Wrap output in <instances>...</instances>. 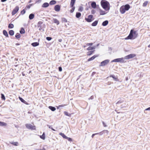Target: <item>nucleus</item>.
Returning a JSON list of instances; mask_svg holds the SVG:
<instances>
[{
	"label": "nucleus",
	"mask_w": 150,
	"mask_h": 150,
	"mask_svg": "<svg viewBox=\"0 0 150 150\" xmlns=\"http://www.w3.org/2000/svg\"><path fill=\"white\" fill-rule=\"evenodd\" d=\"M43 23L42 21H39L38 24V28H39L40 26H41V25Z\"/></svg>",
	"instance_id": "e433bc0d"
},
{
	"label": "nucleus",
	"mask_w": 150,
	"mask_h": 150,
	"mask_svg": "<svg viewBox=\"0 0 150 150\" xmlns=\"http://www.w3.org/2000/svg\"><path fill=\"white\" fill-rule=\"evenodd\" d=\"M59 70L60 71H61L62 70V68L61 67H59Z\"/></svg>",
	"instance_id": "6e6d98bb"
},
{
	"label": "nucleus",
	"mask_w": 150,
	"mask_h": 150,
	"mask_svg": "<svg viewBox=\"0 0 150 150\" xmlns=\"http://www.w3.org/2000/svg\"><path fill=\"white\" fill-rule=\"evenodd\" d=\"M81 14L79 12H77L76 14V17L77 18H79L80 17H81Z\"/></svg>",
	"instance_id": "bb28decb"
},
{
	"label": "nucleus",
	"mask_w": 150,
	"mask_h": 150,
	"mask_svg": "<svg viewBox=\"0 0 150 150\" xmlns=\"http://www.w3.org/2000/svg\"><path fill=\"white\" fill-rule=\"evenodd\" d=\"M98 56V55H94L93 56L91 57V58L88 59V61L89 62L92 61L95 59L96 57Z\"/></svg>",
	"instance_id": "4468645a"
},
{
	"label": "nucleus",
	"mask_w": 150,
	"mask_h": 150,
	"mask_svg": "<svg viewBox=\"0 0 150 150\" xmlns=\"http://www.w3.org/2000/svg\"><path fill=\"white\" fill-rule=\"evenodd\" d=\"M83 10V8L82 7L80 6L79 9V11H82Z\"/></svg>",
	"instance_id": "79ce46f5"
},
{
	"label": "nucleus",
	"mask_w": 150,
	"mask_h": 150,
	"mask_svg": "<svg viewBox=\"0 0 150 150\" xmlns=\"http://www.w3.org/2000/svg\"><path fill=\"white\" fill-rule=\"evenodd\" d=\"M95 135V134H93L92 135V136H91L92 137V138H93V137Z\"/></svg>",
	"instance_id": "0e129e2a"
},
{
	"label": "nucleus",
	"mask_w": 150,
	"mask_h": 150,
	"mask_svg": "<svg viewBox=\"0 0 150 150\" xmlns=\"http://www.w3.org/2000/svg\"><path fill=\"white\" fill-rule=\"evenodd\" d=\"M94 51H90L88 53V54L89 55H90Z\"/></svg>",
	"instance_id": "a18cd8bd"
},
{
	"label": "nucleus",
	"mask_w": 150,
	"mask_h": 150,
	"mask_svg": "<svg viewBox=\"0 0 150 150\" xmlns=\"http://www.w3.org/2000/svg\"><path fill=\"white\" fill-rule=\"evenodd\" d=\"M39 28V30L40 31H43L44 30L41 28V26H40L39 27V28Z\"/></svg>",
	"instance_id": "603ef678"
},
{
	"label": "nucleus",
	"mask_w": 150,
	"mask_h": 150,
	"mask_svg": "<svg viewBox=\"0 0 150 150\" xmlns=\"http://www.w3.org/2000/svg\"><path fill=\"white\" fill-rule=\"evenodd\" d=\"M108 12H107L106 11L103 10L101 9L99 10V13L100 15H104L106 14Z\"/></svg>",
	"instance_id": "ddd939ff"
},
{
	"label": "nucleus",
	"mask_w": 150,
	"mask_h": 150,
	"mask_svg": "<svg viewBox=\"0 0 150 150\" xmlns=\"http://www.w3.org/2000/svg\"><path fill=\"white\" fill-rule=\"evenodd\" d=\"M91 6L93 8H96V2H93L91 4Z\"/></svg>",
	"instance_id": "a211bd4d"
},
{
	"label": "nucleus",
	"mask_w": 150,
	"mask_h": 150,
	"mask_svg": "<svg viewBox=\"0 0 150 150\" xmlns=\"http://www.w3.org/2000/svg\"><path fill=\"white\" fill-rule=\"evenodd\" d=\"M59 134L61 136L64 138L66 139L67 137L66 136L64 133H60Z\"/></svg>",
	"instance_id": "c85d7f7f"
},
{
	"label": "nucleus",
	"mask_w": 150,
	"mask_h": 150,
	"mask_svg": "<svg viewBox=\"0 0 150 150\" xmlns=\"http://www.w3.org/2000/svg\"><path fill=\"white\" fill-rule=\"evenodd\" d=\"M60 6L59 5H57L54 6V9L56 11H59L60 10Z\"/></svg>",
	"instance_id": "f8f14e48"
},
{
	"label": "nucleus",
	"mask_w": 150,
	"mask_h": 150,
	"mask_svg": "<svg viewBox=\"0 0 150 150\" xmlns=\"http://www.w3.org/2000/svg\"><path fill=\"white\" fill-rule=\"evenodd\" d=\"M138 35L136 31L131 30L129 35L125 38V39L133 40L136 38Z\"/></svg>",
	"instance_id": "f03ea898"
},
{
	"label": "nucleus",
	"mask_w": 150,
	"mask_h": 150,
	"mask_svg": "<svg viewBox=\"0 0 150 150\" xmlns=\"http://www.w3.org/2000/svg\"><path fill=\"white\" fill-rule=\"evenodd\" d=\"M75 1L76 0H71L70 4V6L72 8L70 11L71 13H73L75 7L74 6V5Z\"/></svg>",
	"instance_id": "20e7f679"
},
{
	"label": "nucleus",
	"mask_w": 150,
	"mask_h": 150,
	"mask_svg": "<svg viewBox=\"0 0 150 150\" xmlns=\"http://www.w3.org/2000/svg\"><path fill=\"white\" fill-rule=\"evenodd\" d=\"M95 135L97 134H98L99 135V133H95Z\"/></svg>",
	"instance_id": "338daca9"
},
{
	"label": "nucleus",
	"mask_w": 150,
	"mask_h": 150,
	"mask_svg": "<svg viewBox=\"0 0 150 150\" xmlns=\"http://www.w3.org/2000/svg\"><path fill=\"white\" fill-rule=\"evenodd\" d=\"M93 45V43H87L86 44V45L87 46H91L92 45Z\"/></svg>",
	"instance_id": "49530a36"
},
{
	"label": "nucleus",
	"mask_w": 150,
	"mask_h": 150,
	"mask_svg": "<svg viewBox=\"0 0 150 150\" xmlns=\"http://www.w3.org/2000/svg\"><path fill=\"white\" fill-rule=\"evenodd\" d=\"M39 45V43L38 42H33L32 43L31 45L33 47H36L38 45Z\"/></svg>",
	"instance_id": "393cba45"
},
{
	"label": "nucleus",
	"mask_w": 150,
	"mask_h": 150,
	"mask_svg": "<svg viewBox=\"0 0 150 150\" xmlns=\"http://www.w3.org/2000/svg\"><path fill=\"white\" fill-rule=\"evenodd\" d=\"M136 55L135 54H130L125 56L124 57V59H128L134 57Z\"/></svg>",
	"instance_id": "1a4fd4ad"
},
{
	"label": "nucleus",
	"mask_w": 150,
	"mask_h": 150,
	"mask_svg": "<svg viewBox=\"0 0 150 150\" xmlns=\"http://www.w3.org/2000/svg\"><path fill=\"white\" fill-rule=\"evenodd\" d=\"M108 21L107 20H106L103 22L102 25L103 26H105L108 24Z\"/></svg>",
	"instance_id": "dca6fc26"
},
{
	"label": "nucleus",
	"mask_w": 150,
	"mask_h": 150,
	"mask_svg": "<svg viewBox=\"0 0 150 150\" xmlns=\"http://www.w3.org/2000/svg\"><path fill=\"white\" fill-rule=\"evenodd\" d=\"M98 22V21H96L91 24L92 26H96L97 25Z\"/></svg>",
	"instance_id": "b1692460"
},
{
	"label": "nucleus",
	"mask_w": 150,
	"mask_h": 150,
	"mask_svg": "<svg viewBox=\"0 0 150 150\" xmlns=\"http://www.w3.org/2000/svg\"><path fill=\"white\" fill-rule=\"evenodd\" d=\"M6 123H5L3 122H0V126H6Z\"/></svg>",
	"instance_id": "f704fd0d"
},
{
	"label": "nucleus",
	"mask_w": 150,
	"mask_h": 150,
	"mask_svg": "<svg viewBox=\"0 0 150 150\" xmlns=\"http://www.w3.org/2000/svg\"><path fill=\"white\" fill-rule=\"evenodd\" d=\"M66 139H67L70 142H72V139L71 138L67 137Z\"/></svg>",
	"instance_id": "c03bdc74"
},
{
	"label": "nucleus",
	"mask_w": 150,
	"mask_h": 150,
	"mask_svg": "<svg viewBox=\"0 0 150 150\" xmlns=\"http://www.w3.org/2000/svg\"><path fill=\"white\" fill-rule=\"evenodd\" d=\"M96 46H93V47H88L87 49V50H94L96 48Z\"/></svg>",
	"instance_id": "aec40b11"
},
{
	"label": "nucleus",
	"mask_w": 150,
	"mask_h": 150,
	"mask_svg": "<svg viewBox=\"0 0 150 150\" xmlns=\"http://www.w3.org/2000/svg\"><path fill=\"white\" fill-rule=\"evenodd\" d=\"M19 10V7L18 6H16L15 8L13 9L12 12L11 14L12 15H14L16 14Z\"/></svg>",
	"instance_id": "9d476101"
},
{
	"label": "nucleus",
	"mask_w": 150,
	"mask_h": 150,
	"mask_svg": "<svg viewBox=\"0 0 150 150\" xmlns=\"http://www.w3.org/2000/svg\"><path fill=\"white\" fill-rule=\"evenodd\" d=\"M42 1V0H36L35 1V3H40Z\"/></svg>",
	"instance_id": "3c124183"
},
{
	"label": "nucleus",
	"mask_w": 150,
	"mask_h": 150,
	"mask_svg": "<svg viewBox=\"0 0 150 150\" xmlns=\"http://www.w3.org/2000/svg\"><path fill=\"white\" fill-rule=\"evenodd\" d=\"M111 62H120L122 63L125 62L123 58H117L111 61Z\"/></svg>",
	"instance_id": "423d86ee"
},
{
	"label": "nucleus",
	"mask_w": 150,
	"mask_h": 150,
	"mask_svg": "<svg viewBox=\"0 0 150 150\" xmlns=\"http://www.w3.org/2000/svg\"><path fill=\"white\" fill-rule=\"evenodd\" d=\"M25 126L27 128L31 130H35V126H33L32 125L26 124H25Z\"/></svg>",
	"instance_id": "0eeeda50"
},
{
	"label": "nucleus",
	"mask_w": 150,
	"mask_h": 150,
	"mask_svg": "<svg viewBox=\"0 0 150 150\" xmlns=\"http://www.w3.org/2000/svg\"><path fill=\"white\" fill-rule=\"evenodd\" d=\"M130 8V6L128 4L122 6L120 8V11L121 13L124 14L126 11L128 10Z\"/></svg>",
	"instance_id": "7ed1b4c3"
},
{
	"label": "nucleus",
	"mask_w": 150,
	"mask_h": 150,
	"mask_svg": "<svg viewBox=\"0 0 150 150\" xmlns=\"http://www.w3.org/2000/svg\"><path fill=\"white\" fill-rule=\"evenodd\" d=\"M14 27L13 25L12 24H9L8 26V27L9 28H12Z\"/></svg>",
	"instance_id": "c9c22d12"
},
{
	"label": "nucleus",
	"mask_w": 150,
	"mask_h": 150,
	"mask_svg": "<svg viewBox=\"0 0 150 150\" xmlns=\"http://www.w3.org/2000/svg\"><path fill=\"white\" fill-rule=\"evenodd\" d=\"M36 150H45V148H43L42 149H37Z\"/></svg>",
	"instance_id": "680f3d73"
},
{
	"label": "nucleus",
	"mask_w": 150,
	"mask_h": 150,
	"mask_svg": "<svg viewBox=\"0 0 150 150\" xmlns=\"http://www.w3.org/2000/svg\"><path fill=\"white\" fill-rule=\"evenodd\" d=\"M49 6V4L48 3L45 2L42 5V7L44 8H46L48 7Z\"/></svg>",
	"instance_id": "f3484780"
},
{
	"label": "nucleus",
	"mask_w": 150,
	"mask_h": 150,
	"mask_svg": "<svg viewBox=\"0 0 150 150\" xmlns=\"http://www.w3.org/2000/svg\"><path fill=\"white\" fill-rule=\"evenodd\" d=\"M10 143L15 146H18V143L17 142H11Z\"/></svg>",
	"instance_id": "412c9836"
},
{
	"label": "nucleus",
	"mask_w": 150,
	"mask_h": 150,
	"mask_svg": "<svg viewBox=\"0 0 150 150\" xmlns=\"http://www.w3.org/2000/svg\"><path fill=\"white\" fill-rule=\"evenodd\" d=\"M48 126L49 128L51 129H52L53 131H55V130L53 129L52 127H51V126L48 125Z\"/></svg>",
	"instance_id": "864d4df0"
},
{
	"label": "nucleus",
	"mask_w": 150,
	"mask_h": 150,
	"mask_svg": "<svg viewBox=\"0 0 150 150\" xmlns=\"http://www.w3.org/2000/svg\"><path fill=\"white\" fill-rule=\"evenodd\" d=\"M3 34L6 37H8V34L7 31L5 30H3Z\"/></svg>",
	"instance_id": "4be33fe9"
},
{
	"label": "nucleus",
	"mask_w": 150,
	"mask_h": 150,
	"mask_svg": "<svg viewBox=\"0 0 150 150\" xmlns=\"http://www.w3.org/2000/svg\"><path fill=\"white\" fill-rule=\"evenodd\" d=\"M40 137L41 139H45V133L44 132L42 135L40 136Z\"/></svg>",
	"instance_id": "7c9ffc66"
},
{
	"label": "nucleus",
	"mask_w": 150,
	"mask_h": 150,
	"mask_svg": "<svg viewBox=\"0 0 150 150\" xmlns=\"http://www.w3.org/2000/svg\"><path fill=\"white\" fill-rule=\"evenodd\" d=\"M6 0H1V1H2V2H4L6 1Z\"/></svg>",
	"instance_id": "69168bd1"
},
{
	"label": "nucleus",
	"mask_w": 150,
	"mask_h": 150,
	"mask_svg": "<svg viewBox=\"0 0 150 150\" xmlns=\"http://www.w3.org/2000/svg\"><path fill=\"white\" fill-rule=\"evenodd\" d=\"M19 99L21 101V102L24 103L26 104H28L27 102L25 100L23 99L22 98L19 97Z\"/></svg>",
	"instance_id": "6ab92c4d"
},
{
	"label": "nucleus",
	"mask_w": 150,
	"mask_h": 150,
	"mask_svg": "<svg viewBox=\"0 0 150 150\" xmlns=\"http://www.w3.org/2000/svg\"><path fill=\"white\" fill-rule=\"evenodd\" d=\"M100 4L102 7L105 11L108 12L110 9L109 2L107 1L102 0L101 1Z\"/></svg>",
	"instance_id": "f257e3e1"
},
{
	"label": "nucleus",
	"mask_w": 150,
	"mask_h": 150,
	"mask_svg": "<svg viewBox=\"0 0 150 150\" xmlns=\"http://www.w3.org/2000/svg\"><path fill=\"white\" fill-rule=\"evenodd\" d=\"M64 115L66 116H70V115L69 114L68 112H66V111H65L64 112Z\"/></svg>",
	"instance_id": "a19ab883"
},
{
	"label": "nucleus",
	"mask_w": 150,
	"mask_h": 150,
	"mask_svg": "<svg viewBox=\"0 0 150 150\" xmlns=\"http://www.w3.org/2000/svg\"><path fill=\"white\" fill-rule=\"evenodd\" d=\"M25 9H23L21 11V13L22 15H23L25 13Z\"/></svg>",
	"instance_id": "37998d69"
},
{
	"label": "nucleus",
	"mask_w": 150,
	"mask_h": 150,
	"mask_svg": "<svg viewBox=\"0 0 150 150\" xmlns=\"http://www.w3.org/2000/svg\"><path fill=\"white\" fill-rule=\"evenodd\" d=\"M56 2L55 1V0H52L50 2V5H54V4H56Z\"/></svg>",
	"instance_id": "cd10ccee"
},
{
	"label": "nucleus",
	"mask_w": 150,
	"mask_h": 150,
	"mask_svg": "<svg viewBox=\"0 0 150 150\" xmlns=\"http://www.w3.org/2000/svg\"><path fill=\"white\" fill-rule=\"evenodd\" d=\"M109 77L112 78L115 81H119V79L117 77H116L114 75H111Z\"/></svg>",
	"instance_id": "2eb2a0df"
},
{
	"label": "nucleus",
	"mask_w": 150,
	"mask_h": 150,
	"mask_svg": "<svg viewBox=\"0 0 150 150\" xmlns=\"http://www.w3.org/2000/svg\"><path fill=\"white\" fill-rule=\"evenodd\" d=\"M9 33L11 35H13L14 34V31L12 30H10L9 32Z\"/></svg>",
	"instance_id": "72a5a7b5"
},
{
	"label": "nucleus",
	"mask_w": 150,
	"mask_h": 150,
	"mask_svg": "<svg viewBox=\"0 0 150 150\" xmlns=\"http://www.w3.org/2000/svg\"><path fill=\"white\" fill-rule=\"evenodd\" d=\"M46 39L47 40L50 41L52 39V38L50 37H46Z\"/></svg>",
	"instance_id": "09e8293b"
},
{
	"label": "nucleus",
	"mask_w": 150,
	"mask_h": 150,
	"mask_svg": "<svg viewBox=\"0 0 150 150\" xmlns=\"http://www.w3.org/2000/svg\"><path fill=\"white\" fill-rule=\"evenodd\" d=\"M147 110H149V111H150V107L146 109L144 111H147Z\"/></svg>",
	"instance_id": "4d7b16f0"
},
{
	"label": "nucleus",
	"mask_w": 150,
	"mask_h": 150,
	"mask_svg": "<svg viewBox=\"0 0 150 150\" xmlns=\"http://www.w3.org/2000/svg\"><path fill=\"white\" fill-rule=\"evenodd\" d=\"M62 22H67V20L65 18H62Z\"/></svg>",
	"instance_id": "58836bf2"
},
{
	"label": "nucleus",
	"mask_w": 150,
	"mask_h": 150,
	"mask_svg": "<svg viewBox=\"0 0 150 150\" xmlns=\"http://www.w3.org/2000/svg\"><path fill=\"white\" fill-rule=\"evenodd\" d=\"M148 3V1H145L143 4V6L144 7L146 6Z\"/></svg>",
	"instance_id": "4c0bfd02"
},
{
	"label": "nucleus",
	"mask_w": 150,
	"mask_h": 150,
	"mask_svg": "<svg viewBox=\"0 0 150 150\" xmlns=\"http://www.w3.org/2000/svg\"><path fill=\"white\" fill-rule=\"evenodd\" d=\"M91 13H95V11L94 10H92L91 11Z\"/></svg>",
	"instance_id": "e2e57ef3"
},
{
	"label": "nucleus",
	"mask_w": 150,
	"mask_h": 150,
	"mask_svg": "<svg viewBox=\"0 0 150 150\" xmlns=\"http://www.w3.org/2000/svg\"><path fill=\"white\" fill-rule=\"evenodd\" d=\"M32 4H29V5H28V6H26V7L28 8H30V7L31 6H32Z\"/></svg>",
	"instance_id": "8fccbe9b"
},
{
	"label": "nucleus",
	"mask_w": 150,
	"mask_h": 150,
	"mask_svg": "<svg viewBox=\"0 0 150 150\" xmlns=\"http://www.w3.org/2000/svg\"><path fill=\"white\" fill-rule=\"evenodd\" d=\"M34 17V15L33 14H31L29 16V18L30 20L33 19Z\"/></svg>",
	"instance_id": "c756f323"
},
{
	"label": "nucleus",
	"mask_w": 150,
	"mask_h": 150,
	"mask_svg": "<svg viewBox=\"0 0 150 150\" xmlns=\"http://www.w3.org/2000/svg\"><path fill=\"white\" fill-rule=\"evenodd\" d=\"M123 102V101L120 100L118 101L117 102L116 104H120V103H122Z\"/></svg>",
	"instance_id": "de8ad7c7"
},
{
	"label": "nucleus",
	"mask_w": 150,
	"mask_h": 150,
	"mask_svg": "<svg viewBox=\"0 0 150 150\" xmlns=\"http://www.w3.org/2000/svg\"><path fill=\"white\" fill-rule=\"evenodd\" d=\"M93 18V16L92 15H90L88 16L87 18H86L85 20L88 22H91L94 19Z\"/></svg>",
	"instance_id": "6e6552de"
},
{
	"label": "nucleus",
	"mask_w": 150,
	"mask_h": 150,
	"mask_svg": "<svg viewBox=\"0 0 150 150\" xmlns=\"http://www.w3.org/2000/svg\"><path fill=\"white\" fill-rule=\"evenodd\" d=\"M53 21L54 22V23L57 24V25L59 24V22L57 19L53 18Z\"/></svg>",
	"instance_id": "5701e85b"
},
{
	"label": "nucleus",
	"mask_w": 150,
	"mask_h": 150,
	"mask_svg": "<svg viewBox=\"0 0 150 150\" xmlns=\"http://www.w3.org/2000/svg\"><path fill=\"white\" fill-rule=\"evenodd\" d=\"M105 132H106V135H107L109 133V131L107 130H104L99 132V135H102L105 134Z\"/></svg>",
	"instance_id": "9b49d317"
},
{
	"label": "nucleus",
	"mask_w": 150,
	"mask_h": 150,
	"mask_svg": "<svg viewBox=\"0 0 150 150\" xmlns=\"http://www.w3.org/2000/svg\"><path fill=\"white\" fill-rule=\"evenodd\" d=\"M93 96H91L90 98H89V99H93Z\"/></svg>",
	"instance_id": "bf43d9fd"
},
{
	"label": "nucleus",
	"mask_w": 150,
	"mask_h": 150,
	"mask_svg": "<svg viewBox=\"0 0 150 150\" xmlns=\"http://www.w3.org/2000/svg\"><path fill=\"white\" fill-rule=\"evenodd\" d=\"M125 79H126V81L128 80V77H126Z\"/></svg>",
	"instance_id": "774afa93"
},
{
	"label": "nucleus",
	"mask_w": 150,
	"mask_h": 150,
	"mask_svg": "<svg viewBox=\"0 0 150 150\" xmlns=\"http://www.w3.org/2000/svg\"><path fill=\"white\" fill-rule=\"evenodd\" d=\"M110 60L109 59H107L104 60L101 62L100 64L99 65V66L100 67L104 66L108 64Z\"/></svg>",
	"instance_id": "39448f33"
},
{
	"label": "nucleus",
	"mask_w": 150,
	"mask_h": 150,
	"mask_svg": "<svg viewBox=\"0 0 150 150\" xmlns=\"http://www.w3.org/2000/svg\"><path fill=\"white\" fill-rule=\"evenodd\" d=\"M62 39H59L58 40V41L59 42H62Z\"/></svg>",
	"instance_id": "052dcab7"
},
{
	"label": "nucleus",
	"mask_w": 150,
	"mask_h": 150,
	"mask_svg": "<svg viewBox=\"0 0 150 150\" xmlns=\"http://www.w3.org/2000/svg\"><path fill=\"white\" fill-rule=\"evenodd\" d=\"M1 98L3 100H5V98L4 95L2 93L1 94Z\"/></svg>",
	"instance_id": "ea45409f"
},
{
	"label": "nucleus",
	"mask_w": 150,
	"mask_h": 150,
	"mask_svg": "<svg viewBox=\"0 0 150 150\" xmlns=\"http://www.w3.org/2000/svg\"><path fill=\"white\" fill-rule=\"evenodd\" d=\"M102 123H103V126H104V127H106V126H106V124L104 123V122H102Z\"/></svg>",
	"instance_id": "13d9d810"
},
{
	"label": "nucleus",
	"mask_w": 150,
	"mask_h": 150,
	"mask_svg": "<svg viewBox=\"0 0 150 150\" xmlns=\"http://www.w3.org/2000/svg\"><path fill=\"white\" fill-rule=\"evenodd\" d=\"M48 108L52 111H54L56 110V108L55 107L52 106H49Z\"/></svg>",
	"instance_id": "a878e982"
},
{
	"label": "nucleus",
	"mask_w": 150,
	"mask_h": 150,
	"mask_svg": "<svg viewBox=\"0 0 150 150\" xmlns=\"http://www.w3.org/2000/svg\"><path fill=\"white\" fill-rule=\"evenodd\" d=\"M66 105H59V108L62 107H64V106H66Z\"/></svg>",
	"instance_id": "5fc2aeb1"
},
{
	"label": "nucleus",
	"mask_w": 150,
	"mask_h": 150,
	"mask_svg": "<svg viewBox=\"0 0 150 150\" xmlns=\"http://www.w3.org/2000/svg\"><path fill=\"white\" fill-rule=\"evenodd\" d=\"M21 35L19 33H17L15 35V37L17 39H19V38H20L21 37Z\"/></svg>",
	"instance_id": "2f4dec72"
},
{
	"label": "nucleus",
	"mask_w": 150,
	"mask_h": 150,
	"mask_svg": "<svg viewBox=\"0 0 150 150\" xmlns=\"http://www.w3.org/2000/svg\"><path fill=\"white\" fill-rule=\"evenodd\" d=\"M20 32L21 34H24L25 33V30L23 28H21Z\"/></svg>",
	"instance_id": "473e14b6"
}]
</instances>
